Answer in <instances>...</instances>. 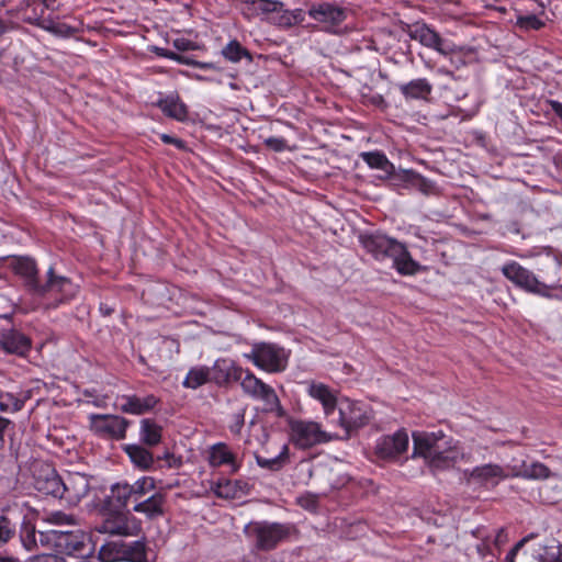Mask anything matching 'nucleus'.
<instances>
[{"mask_svg": "<svg viewBox=\"0 0 562 562\" xmlns=\"http://www.w3.org/2000/svg\"><path fill=\"white\" fill-rule=\"evenodd\" d=\"M413 458L420 457L432 471L453 468L465 453L459 441L447 437L443 431L413 432Z\"/></svg>", "mask_w": 562, "mask_h": 562, "instance_id": "1", "label": "nucleus"}, {"mask_svg": "<svg viewBox=\"0 0 562 562\" xmlns=\"http://www.w3.org/2000/svg\"><path fill=\"white\" fill-rule=\"evenodd\" d=\"M361 244L375 260H392L393 268L402 276H414L422 270L405 244L382 232L361 236Z\"/></svg>", "mask_w": 562, "mask_h": 562, "instance_id": "2", "label": "nucleus"}, {"mask_svg": "<svg viewBox=\"0 0 562 562\" xmlns=\"http://www.w3.org/2000/svg\"><path fill=\"white\" fill-rule=\"evenodd\" d=\"M292 527L285 524L251 521L244 528L246 537L261 551L273 550L291 533Z\"/></svg>", "mask_w": 562, "mask_h": 562, "instance_id": "3", "label": "nucleus"}, {"mask_svg": "<svg viewBox=\"0 0 562 562\" xmlns=\"http://www.w3.org/2000/svg\"><path fill=\"white\" fill-rule=\"evenodd\" d=\"M98 559L100 562H146V544L143 540L108 541L99 549Z\"/></svg>", "mask_w": 562, "mask_h": 562, "instance_id": "4", "label": "nucleus"}, {"mask_svg": "<svg viewBox=\"0 0 562 562\" xmlns=\"http://www.w3.org/2000/svg\"><path fill=\"white\" fill-rule=\"evenodd\" d=\"M244 357L269 373L282 372L288 366L286 351L274 344H255L250 352L245 353Z\"/></svg>", "mask_w": 562, "mask_h": 562, "instance_id": "5", "label": "nucleus"}, {"mask_svg": "<svg viewBox=\"0 0 562 562\" xmlns=\"http://www.w3.org/2000/svg\"><path fill=\"white\" fill-rule=\"evenodd\" d=\"M336 409L338 417L331 418L330 422L339 426L347 436L367 425L371 418L368 405L359 401L340 398Z\"/></svg>", "mask_w": 562, "mask_h": 562, "instance_id": "6", "label": "nucleus"}, {"mask_svg": "<svg viewBox=\"0 0 562 562\" xmlns=\"http://www.w3.org/2000/svg\"><path fill=\"white\" fill-rule=\"evenodd\" d=\"M243 392L255 401H260L265 405V411L281 413L282 407L276 391L262 380L257 378L251 371L244 370L239 379Z\"/></svg>", "mask_w": 562, "mask_h": 562, "instance_id": "7", "label": "nucleus"}, {"mask_svg": "<svg viewBox=\"0 0 562 562\" xmlns=\"http://www.w3.org/2000/svg\"><path fill=\"white\" fill-rule=\"evenodd\" d=\"M38 536L42 544L53 542L59 551L69 555L83 554L86 542L88 540L87 533L80 529L48 530L46 532H40Z\"/></svg>", "mask_w": 562, "mask_h": 562, "instance_id": "8", "label": "nucleus"}, {"mask_svg": "<svg viewBox=\"0 0 562 562\" xmlns=\"http://www.w3.org/2000/svg\"><path fill=\"white\" fill-rule=\"evenodd\" d=\"M348 9L334 2L313 4L308 9V16L318 23L323 31L339 33L348 16Z\"/></svg>", "mask_w": 562, "mask_h": 562, "instance_id": "9", "label": "nucleus"}, {"mask_svg": "<svg viewBox=\"0 0 562 562\" xmlns=\"http://www.w3.org/2000/svg\"><path fill=\"white\" fill-rule=\"evenodd\" d=\"M502 272L509 281L525 291L548 299L552 297L550 290L554 286H549L540 282L531 271L524 268L518 262L509 261L505 263L502 267Z\"/></svg>", "mask_w": 562, "mask_h": 562, "instance_id": "10", "label": "nucleus"}, {"mask_svg": "<svg viewBox=\"0 0 562 562\" xmlns=\"http://www.w3.org/2000/svg\"><path fill=\"white\" fill-rule=\"evenodd\" d=\"M290 437L292 442L301 449H307L330 440V437L322 429V426L313 420L291 422Z\"/></svg>", "mask_w": 562, "mask_h": 562, "instance_id": "11", "label": "nucleus"}, {"mask_svg": "<svg viewBox=\"0 0 562 562\" xmlns=\"http://www.w3.org/2000/svg\"><path fill=\"white\" fill-rule=\"evenodd\" d=\"M35 293L63 303L76 295L77 286L68 278L56 276L50 267L47 271V281L44 284L35 285Z\"/></svg>", "mask_w": 562, "mask_h": 562, "instance_id": "12", "label": "nucleus"}, {"mask_svg": "<svg viewBox=\"0 0 562 562\" xmlns=\"http://www.w3.org/2000/svg\"><path fill=\"white\" fill-rule=\"evenodd\" d=\"M90 429L104 439L121 440L125 438L128 420L117 415L91 414L89 416Z\"/></svg>", "mask_w": 562, "mask_h": 562, "instance_id": "13", "label": "nucleus"}, {"mask_svg": "<svg viewBox=\"0 0 562 562\" xmlns=\"http://www.w3.org/2000/svg\"><path fill=\"white\" fill-rule=\"evenodd\" d=\"M408 35L412 40L442 55H450L456 52L454 44L443 40L435 30L425 23H415L412 25Z\"/></svg>", "mask_w": 562, "mask_h": 562, "instance_id": "14", "label": "nucleus"}, {"mask_svg": "<svg viewBox=\"0 0 562 562\" xmlns=\"http://www.w3.org/2000/svg\"><path fill=\"white\" fill-rule=\"evenodd\" d=\"M140 521L128 514L112 513L102 521L98 530L113 536L132 537L140 531Z\"/></svg>", "mask_w": 562, "mask_h": 562, "instance_id": "15", "label": "nucleus"}, {"mask_svg": "<svg viewBox=\"0 0 562 562\" xmlns=\"http://www.w3.org/2000/svg\"><path fill=\"white\" fill-rule=\"evenodd\" d=\"M63 480L48 464H41L33 473L34 488L46 496L60 498L61 490H64Z\"/></svg>", "mask_w": 562, "mask_h": 562, "instance_id": "16", "label": "nucleus"}, {"mask_svg": "<svg viewBox=\"0 0 562 562\" xmlns=\"http://www.w3.org/2000/svg\"><path fill=\"white\" fill-rule=\"evenodd\" d=\"M464 476L469 483L494 487L503 480L512 476V474L507 473L505 468L499 464L487 463L465 471Z\"/></svg>", "mask_w": 562, "mask_h": 562, "instance_id": "17", "label": "nucleus"}, {"mask_svg": "<svg viewBox=\"0 0 562 562\" xmlns=\"http://www.w3.org/2000/svg\"><path fill=\"white\" fill-rule=\"evenodd\" d=\"M409 438L406 430L401 429L393 435L381 437L375 445V452L381 459L393 460L406 452Z\"/></svg>", "mask_w": 562, "mask_h": 562, "instance_id": "18", "label": "nucleus"}, {"mask_svg": "<svg viewBox=\"0 0 562 562\" xmlns=\"http://www.w3.org/2000/svg\"><path fill=\"white\" fill-rule=\"evenodd\" d=\"M63 488L60 499H64L71 506L78 505L90 491L89 479L82 473H69L63 480Z\"/></svg>", "mask_w": 562, "mask_h": 562, "instance_id": "19", "label": "nucleus"}, {"mask_svg": "<svg viewBox=\"0 0 562 562\" xmlns=\"http://www.w3.org/2000/svg\"><path fill=\"white\" fill-rule=\"evenodd\" d=\"M0 347L7 353L25 356L31 349V339L15 327L0 330Z\"/></svg>", "mask_w": 562, "mask_h": 562, "instance_id": "20", "label": "nucleus"}, {"mask_svg": "<svg viewBox=\"0 0 562 562\" xmlns=\"http://www.w3.org/2000/svg\"><path fill=\"white\" fill-rule=\"evenodd\" d=\"M210 369L211 381L218 386H224L231 382L239 381L244 374V369L241 367L226 358L217 359Z\"/></svg>", "mask_w": 562, "mask_h": 562, "instance_id": "21", "label": "nucleus"}, {"mask_svg": "<svg viewBox=\"0 0 562 562\" xmlns=\"http://www.w3.org/2000/svg\"><path fill=\"white\" fill-rule=\"evenodd\" d=\"M306 392L313 400L322 404L327 418H330L335 414L339 400L333 389L322 382L312 381L307 384Z\"/></svg>", "mask_w": 562, "mask_h": 562, "instance_id": "22", "label": "nucleus"}, {"mask_svg": "<svg viewBox=\"0 0 562 562\" xmlns=\"http://www.w3.org/2000/svg\"><path fill=\"white\" fill-rule=\"evenodd\" d=\"M251 9L257 14H262L272 23L290 24L291 18L284 10L283 3L273 0H251Z\"/></svg>", "mask_w": 562, "mask_h": 562, "instance_id": "23", "label": "nucleus"}, {"mask_svg": "<svg viewBox=\"0 0 562 562\" xmlns=\"http://www.w3.org/2000/svg\"><path fill=\"white\" fill-rule=\"evenodd\" d=\"M207 460L213 468L228 465L232 473L239 469L235 453L224 442H217L210 447Z\"/></svg>", "mask_w": 562, "mask_h": 562, "instance_id": "24", "label": "nucleus"}, {"mask_svg": "<svg viewBox=\"0 0 562 562\" xmlns=\"http://www.w3.org/2000/svg\"><path fill=\"white\" fill-rule=\"evenodd\" d=\"M398 89L406 100H427L432 92V85L426 78H417L398 85Z\"/></svg>", "mask_w": 562, "mask_h": 562, "instance_id": "25", "label": "nucleus"}, {"mask_svg": "<svg viewBox=\"0 0 562 562\" xmlns=\"http://www.w3.org/2000/svg\"><path fill=\"white\" fill-rule=\"evenodd\" d=\"M124 403L122 404V411L128 414L140 415L153 409L158 403V398L155 395H146L144 397L136 395L123 396Z\"/></svg>", "mask_w": 562, "mask_h": 562, "instance_id": "26", "label": "nucleus"}, {"mask_svg": "<svg viewBox=\"0 0 562 562\" xmlns=\"http://www.w3.org/2000/svg\"><path fill=\"white\" fill-rule=\"evenodd\" d=\"M165 502L166 498L164 494L155 493L150 495L148 498L142 502H137L134 505L133 510L135 513L144 514L149 519H154L156 517L164 515Z\"/></svg>", "mask_w": 562, "mask_h": 562, "instance_id": "27", "label": "nucleus"}, {"mask_svg": "<svg viewBox=\"0 0 562 562\" xmlns=\"http://www.w3.org/2000/svg\"><path fill=\"white\" fill-rule=\"evenodd\" d=\"M160 110L169 117L178 121H183L187 117L188 111L184 103H182L178 94H169L158 100L157 102Z\"/></svg>", "mask_w": 562, "mask_h": 562, "instance_id": "28", "label": "nucleus"}, {"mask_svg": "<svg viewBox=\"0 0 562 562\" xmlns=\"http://www.w3.org/2000/svg\"><path fill=\"white\" fill-rule=\"evenodd\" d=\"M550 474L549 468L541 462H522L518 469L514 468L512 472V476L527 480H544L548 479Z\"/></svg>", "mask_w": 562, "mask_h": 562, "instance_id": "29", "label": "nucleus"}, {"mask_svg": "<svg viewBox=\"0 0 562 562\" xmlns=\"http://www.w3.org/2000/svg\"><path fill=\"white\" fill-rule=\"evenodd\" d=\"M124 450L135 467L145 471L154 467V456L145 447L140 445H127Z\"/></svg>", "mask_w": 562, "mask_h": 562, "instance_id": "30", "label": "nucleus"}, {"mask_svg": "<svg viewBox=\"0 0 562 562\" xmlns=\"http://www.w3.org/2000/svg\"><path fill=\"white\" fill-rule=\"evenodd\" d=\"M13 269L18 274L26 280L27 284L35 292V285H40L36 279L37 269L35 261L29 257L16 258L13 261Z\"/></svg>", "mask_w": 562, "mask_h": 562, "instance_id": "31", "label": "nucleus"}, {"mask_svg": "<svg viewBox=\"0 0 562 562\" xmlns=\"http://www.w3.org/2000/svg\"><path fill=\"white\" fill-rule=\"evenodd\" d=\"M162 428L151 419L140 422L139 438L143 443L155 447L161 441Z\"/></svg>", "mask_w": 562, "mask_h": 562, "instance_id": "32", "label": "nucleus"}, {"mask_svg": "<svg viewBox=\"0 0 562 562\" xmlns=\"http://www.w3.org/2000/svg\"><path fill=\"white\" fill-rule=\"evenodd\" d=\"M210 381L211 369L205 366H196L188 371L182 385L187 389L195 390Z\"/></svg>", "mask_w": 562, "mask_h": 562, "instance_id": "33", "label": "nucleus"}, {"mask_svg": "<svg viewBox=\"0 0 562 562\" xmlns=\"http://www.w3.org/2000/svg\"><path fill=\"white\" fill-rule=\"evenodd\" d=\"M256 461L262 469L279 471L289 462V447L286 445H282L279 453L271 458L256 454Z\"/></svg>", "mask_w": 562, "mask_h": 562, "instance_id": "34", "label": "nucleus"}, {"mask_svg": "<svg viewBox=\"0 0 562 562\" xmlns=\"http://www.w3.org/2000/svg\"><path fill=\"white\" fill-rule=\"evenodd\" d=\"M360 157L372 169L381 170L386 175H392L394 171V165L381 151H364Z\"/></svg>", "mask_w": 562, "mask_h": 562, "instance_id": "35", "label": "nucleus"}, {"mask_svg": "<svg viewBox=\"0 0 562 562\" xmlns=\"http://www.w3.org/2000/svg\"><path fill=\"white\" fill-rule=\"evenodd\" d=\"M514 26L520 32L539 31L546 26V21L536 14H524L516 11Z\"/></svg>", "mask_w": 562, "mask_h": 562, "instance_id": "36", "label": "nucleus"}, {"mask_svg": "<svg viewBox=\"0 0 562 562\" xmlns=\"http://www.w3.org/2000/svg\"><path fill=\"white\" fill-rule=\"evenodd\" d=\"M130 486L133 499L138 502L140 498L156 488V481L151 476H142L134 483L130 484Z\"/></svg>", "mask_w": 562, "mask_h": 562, "instance_id": "37", "label": "nucleus"}, {"mask_svg": "<svg viewBox=\"0 0 562 562\" xmlns=\"http://www.w3.org/2000/svg\"><path fill=\"white\" fill-rule=\"evenodd\" d=\"M222 55L232 63H238L241 58L251 60L250 53L244 48L236 40L231 41L222 49Z\"/></svg>", "mask_w": 562, "mask_h": 562, "instance_id": "38", "label": "nucleus"}, {"mask_svg": "<svg viewBox=\"0 0 562 562\" xmlns=\"http://www.w3.org/2000/svg\"><path fill=\"white\" fill-rule=\"evenodd\" d=\"M13 515L14 513L0 515V546L9 541L15 532L16 522L13 521Z\"/></svg>", "mask_w": 562, "mask_h": 562, "instance_id": "39", "label": "nucleus"}, {"mask_svg": "<svg viewBox=\"0 0 562 562\" xmlns=\"http://www.w3.org/2000/svg\"><path fill=\"white\" fill-rule=\"evenodd\" d=\"M111 497L120 505L125 506L133 498L130 483L120 482L111 487Z\"/></svg>", "mask_w": 562, "mask_h": 562, "instance_id": "40", "label": "nucleus"}, {"mask_svg": "<svg viewBox=\"0 0 562 562\" xmlns=\"http://www.w3.org/2000/svg\"><path fill=\"white\" fill-rule=\"evenodd\" d=\"M23 407V402L11 393L0 390V409L3 412H18Z\"/></svg>", "mask_w": 562, "mask_h": 562, "instance_id": "41", "label": "nucleus"}, {"mask_svg": "<svg viewBox=\"0 0 562 562\" xmlns=\"http://www.w3.org/2000/svg\"><path fill=\"white\" fill-rule=\"evenodd\" d=\"M46 520L53 525L57 526H75L77 525V519L74 515L66 514L60 510L52 512L47 515Z\"/></svg>", "mask_w": 562, "mask_h": 562, "instance_id": "42", "label": "nucleus"}, {"mask_svg": "<svg viewBox=\"0 0 562 562\" xmlns=\"http://www.w3.org/2000/svg\"><path fill=\"white\" fill-rule=\"evenodd\" d=\"M20 537H21L23 547L27 551H32V550L36 549L37 539H36V532H35L34 527H32L31 525L23 526L21 529Z\"/></svg>", "mask_w": 562, "mask_h": 562, "instance_id": "43", "label": "nucleus"}, {"mask_svg": "<svg viewBox=\"0 0 562 562\" xmlns=\"http://www.w3.org/2000/svg\"><path fill=\"white\" fill-rule=\"evenodd\" d=\"M150 52L155 53L157 56L175 60V61H177L178 64H181V65L184 64V63H189V58L188 57L179 55L177 53H173V52L168 50V49L162 48V47L151 46L150 47Z\"/></svg>", "mask_w": 562, "mask_h": 562, "instance_id": "44", "label": "nucleus"}, {"mask_svg": "<svg viewBox=\"0 0 562 562\" xmlns=\"http://www.w3.org/2000/svg\"><path fill=\"white\" fill-rule=\"evenodd\" d=\"M265 145L274 151H283L288 148L286 140L283 137L271 136L263 140Z\"/></svg>", "mask_w": 562, "mask_h": 562, "instance_id": "45", "label": "nucleus"}, {"mask_svg": "<svg viewBox=\"0 0 562 562\" xmlns=\"http://www.w3.org/2000/svg\"><path fill=\"white\" fill-rule=\"evenodd\" d=\"M158 459L166 461V464L169 469H179L182 465V458L176 456L169 450L165 451L161 457H158Z\"/></svg>", "mask_w": 562, "mask_h": 562, "instance_id": "46", "label": "nucleus"}, {"mask_svg": "<svg viewBox=\"0 0 562 562\" xmlns=\"http://www.w3.org/2000/svg\"><path fill=\"white\" fill-rule=\"evenodd\" d=\"M244 424H245V409H240L239 412H237L233 415L231 431L234 434H239Z\"/></svg>", "mask_w": 562, "mask_h": 562, "instance_id": "47", "label": "nucleus"}, {"mask_svg": "<svg viewBox=\"0 0 562 562\" xmlns=\"http://www.w3.org/2000/svg\"><path fill=\"white\" fill-rule=\"evenodd\" d=\"M29 562H66V560L56 554H41L32 558Z\"/></svg>", "mask_w": 562, "mask_h": 562, "instance_id": "48", "label": "nucleus"}, {"mask_svg": "<svg viewBox=\"0 0 562 562\" xmlns=\"http://www.w3.org/2000/svg\"><path fill=\"white\" fill-rule=\"evenodd\" d=\"M214 492L220 497L228 498L232 495L231 482L226 481L225 483H218L214 488Z\"/></svg>", "mask_w": 562, "mask_h": 562, "instance_id": "49", "label": "nucleus"}, {"mask_svg": "<svg viewBox=\"0 0 562 562\" xmlns=\"http://www.w3.org/2000/svg\"><path fill=\"white\" fill-rule=\"evenodd\" d=\"M539 562H562V546L558 547L555 553H547V555H540Z\"/></svg>", "mask_w": 562, "mask_h": 562, "instance_id": "50", "label": "nucleus"}, {"mask_svg": "<svg viewBox=\"0 0 562 562\" xmlns=\"http://www.w3.org/2000/svg\"><path fill=\"white\" fill-rule=\"evenodd\" d=\"M172 44L173 47L180 52L191 50L194 48V44L187 38H176Z\"/></svg>", "mask_w": 562, "mask_h": 562, "instance_id": "51", "label": "nucleus"}, {"mask_svg": "<svg viewBox=\"0 0 562 562\" xmlns=\"http://www.w3.org/2000/svg\"><path fill=\"white\" fill-rule=\"evenodd\" d=\"M508 540L507 533L504 528H499L496 530V533L493 538V543L496 548H501Z\"/></svg>", "mask_w": 562, "mask_h": 562, "instance_id": "52", "label": "nucleus"}, {"mask_svg": "<svg viewBox=\"0 0 562 562\" xmlns=\"http://www.w3.org/2000/svg\"><path fill=\"white\" fill-rule=\"evenodd\" d=\"M160 139L165 143V144H171V145H175L177 148H180V149H183L186 147V144L182 139L180 138H176L171 135H168V134H161L160 135Z\"/></svg>", "mask_w": 562, "mask_h": 562, "instance_id": "53", "label": "nucleus"}, {"mask_svg": "<svg viewBox=\"0 0 562 562\" xmlns=\"http://www.w3.org/2000/svg\"><path fill=\"white\" fill-rule=\"evenodd\" d=\"M183 65L193 66L203 70L216 69L215 65L212 63L198 61L191 58H189V63H184Z\"/></svg>", "mask_w": 562, "mask_h": 562, "instance_id": "54", "label": "nucleus"}, {"mask_svg": "<svg viewBox=\"0 0 562 562\" xmlns=\"http://www.w3.org/2000/svg\"><path fill=\"white\" fill-rule=\"evenodd\" d=\"M52 32L60 36H69L72 34V29L65 24H56L52 29Z\"/></svg>", "mask_w": 562, "mask_h": 562, "instance_id": "55", "label": "nucleus"}, {"mask_svg": "<svg viewBox=\"0 0 562 562\" xmlns=\"http://www.w3.org/2000/svg\"><path fill=\"white\" fill-rule=\"evenodd\" d=\"M1 304H5L8 307V311H5L3 313L0 312V317L8 318L13 313V306L10 304L9 300L7 297H4L3 295H0V305Z\"/></svg>", "mask_w": 562, "mask_h": 562, "instance_id": "56", "label": "nucleus"}, {"mask_svg": "<svg viewBox=\"0 0 562 562\" xmlns=\"http://www.w3.org/2000/svg\"><path fill=\"white\" fill-rule=\"evenodd\" d=\"M10 425L11 422L8 418L0 417V447L3 445L4 441V431L8 429Z\"/></svg>", "mask_w": 562, "mask_h": 562, "instance_id": "57", "label": "nucleus"}, {"mask_svg": "<svg viewBox=\"0 0 562 562\" xmlns=\"http://www.w3.org/2000/svg\"><path fill=\"white\" fill-rule=\"evenodd\" d=\"M548 104L551 110L562 120V103L557 100H549Z\"/></svg>", "mask_w": 562, "mask_h": 562, "instance_id": "58", "label": "nucleus"}, {"mask_svg": "<svg viewBox=\"0 0 562 562\" xmlns=\"http://www.w3.org/2000/svg\"><path fill=\"white\" fill-rule=\"evenodd\" d=\"M530 538H532V536L522 538L515 544V547L509 552H514V554L517 555V552L525 546L526 542L529 541Z\"/></svg>", "mask_w": 562, "mask_h": 562, "instance_id": "59", "label": "nucleus"}, {"mask_svg": "<svg viewBox=\"0 0 562 562\" xmlns=\"http://www.w3.org/2000/svg\"><path fill=\"white\" fill-rule=\"evenodd\" d=\"M0 562H18V560L12 557L2 555L0 553Z\"/></svg>", "mask_w": 562, "mask_h": 562, "instance_id": "60", "label": "nucleus"}, {"mask_svg": "<svg viewBox=\"0 0 562 562\" xmlns=\"http://www.w3.org/2000/svg\"><path fill=\"white\" fill-rule=\"evenodd\" d=\"M515 557L516 555L514 554V552H508L507 555L505 557L504 562H514Z\"/></svg>", "mask_w": 562, "mask_h": 562, "instance_id": "61", "label": "nucleus"}, {"mask_svg": "<svg viewBox=\"0 0 562 562\" xmlns=\"http://www.w3.org/2000/svg\"><path fill=\"white\" fill-rule=\"evenodd\" d=\"M4 31H5V26H4L3 22H2V20L0 19V35L3 34Z\"/></svg>", "mask_w": 562, "mask_h": 562, "instance_id": "62", "label": "nucleus"}, {"mask_svg": "<svg viewBox=\"0 0 562 562\" xmlns=\"http://www.w3.org/2000/svg\"><path fill=\"white\" fill-rule=\"evenodd\" d=\"M561 165H562V155H561Z\"/></svg>", "mask_w": 562, "mask_h": 562, "instance_id": "63", "label": "nucleus"}]
</instances>
